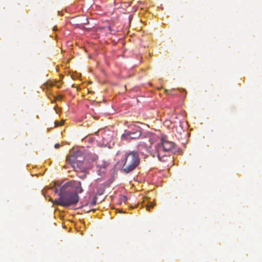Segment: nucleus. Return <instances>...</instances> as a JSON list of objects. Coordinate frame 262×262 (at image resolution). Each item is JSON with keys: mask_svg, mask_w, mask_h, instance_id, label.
Segmentation results:
<instances>
[{"mask_svg": "<svg viewBox=\"0 0 262 262\" xmlns=\"http://www.w3.org/2000/svg\"><path fill=\"white\" fill-rule=\"evenodd\" d=\"M155 206V203H150L149 204L146 205V210L150 211V208H152Z\"/></svg>", "mask_w": 262, "mask_h": 262, "instance_id": "10", "label": "nucleus"}, {"mask_svg": "<svg viewBox=\"0 0 262 262\" xmlns=\"http://www.w3.org/2000/svg\"><path fill=\"white\" fill-rule=\"evenodd\" d=\"M98 156L94 153H90L86 157V159L92 162L96 161L98 160Z\"/></svg>", "mask_w": 262, "mask_h": 262, "instance_id": "7", "label": "nucleus"}, {"mask_svg": "<svg viewBox=\"0 0 262 262\" xmlns=\"http://www.w3.org/2000/svg\"><path fill=\"white\" fill-rule=\"evenodd\" d=\"M56 29H57L56 28L54 27V30H56Z\"/></svg>", "mask_w": 262, "mask_h": 262, "instance_id": "16", "label": "nucleus"}, {"mask_svg": "<svg viewBox=\"0 0 262 262\" xmlns=\"http://www.w3.org/2000/svg\"><path fill=\"white\" fill-rule=\"evenodd\" d=\"M140 159L136 151L126 152L118 164L121 167V171L128 173L133 171L139 164Z\"/></svg>", "mask_w": 262, "mask_h": 262, "instance_id": "2", "label": "nucleus"}, {"mask_svg": "<svg viewBox=\"0 0 262 262\" xmlns=\"http://www.w3.org/2000/svg\"><path fill=\"white\" fill-rule=\"evenodd\" d=\"M174 146L175 144L173 142L162 138L161 143L156 145V151L151 155L153 157L157 156L160 161L165 162L167 158V154L171 151Z\"/></svg>", "mask_w": 262, "mask_h": 262, "instance_id": "3", "label": "nucleus"}, {"mask_svg": "<svg viewBox=\"0 0 262 262\" xmlns=\"http://www.w3.org/2000/svg\"><path fill=\"white\" fill-rule=\"evenodd\" d=\"M85 177V175H83V176H82L81 178H84Z\"/></svg>", "mask_w": 262, "mask_h": 262, "instance_id": "17", "label": "nucleus"}, {"mask_svg": "<svg viewBox=\"0 0 262 262\" xmlns=\"http://www.w3.org/2000/svg\"><path fill=\"white\" fill-rule=\"evenodd\" d=\"M59 146H60V145H59L58 143H56V144H55V146H54V147H55V148H58Z\"/></svg>", "mask_w": 262, "mask_h": 262, "instance_id": "14", "label": "nucleus"}, {"mask_svg": "<svg viewBox=\"0 0 262 262\" xmlns=\"http://www.w3.org/2000/svg\"><path fill=\"white\" fill-rule=\"evenodd\" d=\"M175 91H176V90L174 89L170 90H165V93L167 95H174L176 94Z\"/></svg>", "mask_w": 262, "mask_h": 262, "instance_id": "9", "label": "nucleus"}, {"mask_svg": "<svg viewBox=\"0 0 262 262\" xmlns=\"http://www.w3.org/2000/svg\"><path fill=\"white\" fill-rule=\"evenodd\" d=\"M120 199L121 201L123 202L124 203H126L127 201V198L125 195H121L120 198Z\"/></svg>", "mask_w": 262, "mask_h": 262, "instance_id": "11", "label": "nucleus"}, {"mask_svg": "<svg viewBox=\"0 0 262 262\" xmlns=\"http://www.w3.org/2000/svg\"><path fill=\"white\" fill-rule=\"evenodd\" d=\"M84 156L82 151H70V154L67 157V161L70 164L75 171H81L84 169L83 162L84 160Z\"/></svg>", "mask_w": 262, "mask_h": 262, "instance_id": "4", "label": "nucleus"}, {"mask_svg": "<svg viewBox=\"0 0 262 262\" xmlns=\"http://www.w3.org/2000/svg\"><path fill=\"white\" fill-rule=\"evenodd\" d=\"M62 98V96H61V95H58V96H57V99L58 100H61Z\"/></svg>", "mask_w": 262, "mask_h": 262, "instance_id": "15", "label": "nucleus"}, {"mask_svg": "<svg viewBox=\"0 0 262 262\" xmlns=\"http://www.w3.org/2000/svg\"><path fill=\"white\" fill-rule=\"evenodd\" d=\"M83 189L79 181H71L64 184L60 189L59 198L51 200L54 204L64 207L76 205L79 202L78 193H82Z\"/></svg>", "mask_w": 262, "mask_h": 262, "instance_id": "1", "label": "nucleus"}, {"mask_svg": "<svg viewBox=\"0 0 262 262\" xmlns=\"http://www.w3.org/2000/svg\"><path fill=\"white\" fill-rule=\"evenodd\" d=\"M140 141L138 144V148L140 150L142 148H145L146 150H149L151 145L157 140L158 137L150 133H146L142 134Z\"/></svg>", "mask_w": 262, "mask_h": 262, "instance_id": "5", "label": "nucleus"}, {"mask_svg": "<svg viewBox=\"0 0 262 262\" xmlns=\"http://www.w3.org/2000/svg\"><path fill=\"white\" fill-rule=\"evenodd\" d=\"M97 203V198L95 196L93 199V200L91 203V205L94 206Z\"/></svg>", "mask_w": 262, "mask_h": 262, "instance_id": "12", "label": "nucleus"}, {"mask_svg": "<svg viewBox=\"0 0 262 262\" xmlns=\"http://www.w3.org/2000/svg\"><path fill=\"white\" fill-rule=\"evenodd\" d=\"M58 191V190L56 189L55 192L56 193Z\"/></svg>", "mask_w": 262, "mask_h": 262, "instance_id": "18", "label": "nucleus"}, {"mask_svg": "<svg viewBox=\"0 0 262 262\" xmlns=\"http://www.w3.org/2000/svg\"><path fill=\"white\" fill-rule=\"evenodd\" d=\"M54 123L56 126L61 125L63 124V123H59L57 121H55Z\"/></svg>", "mask_w": 262, "mask_h": 262, "instance_id": "13", "label": "nucleus"}, {"mask_svg": "<svg viewBox=\"0 0 262 262\" xmlns=\"http://www.w3.org/2000/svg\"><path fill=\"white\" fill-rule=\"evenodd\" d=\"M141 130L139 128L134 129L132 130H125L121 136V139L129 141L132 139H137L141 136Z\"/></svg>", "mask_w": 262, "mask_h": 262, "instance_id": "6", "label": "nucleus"}, {"mask_svg": "<svg viewBox=\"0 0 262 262\" xmlns=\"http://www.w3.org/2000/svg\"><path fill=\"white\" fill-rule=\"evenodd\" d=\"M108 165V163L106 162H102V164H101L100 162H98L97 164L98 166H99L100 168H105L106 167H107Z\"/></svg>", "mask_w": 262, "mask_h": 262, "instance_id": "8", "label": "nucleus"}]
</instances>
